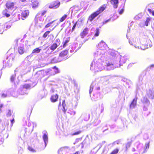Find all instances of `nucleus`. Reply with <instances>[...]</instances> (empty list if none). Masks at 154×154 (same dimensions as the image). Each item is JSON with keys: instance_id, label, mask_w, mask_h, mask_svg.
<instances>
[{"instance_id": "47", "label": "nucleus", "mask_w": 154, "mask_h": 154, "mask_svg": "<svg viewBox=\"0 0 154 154\" xmlns=\"http://www.w3.org/2000/svg\"><path fill=\"white\" fill-rule=\"evenodd\" d=\"M152 15L154 16V11L153 10H152Z\"/></svg>"}, {"instance_id": "49", "label": "nucleus", "mask_w": 154, "mask_h": 154, "mask_svg": "<svg viewBox=\"0 0 154 154\" xmlns=\"http://www.w3.org/2000/svg\"><path fill=\"white\" fill-rule=\"evenodd\" d=\"M132 45H134L136 47V46H137V45L136 44H134V43L133 44H131Z\"/></svg>"}, {"instance_id": "12", "label": "nucleus", "mask_w": 154, "mask_h": 154, "mask_svg": "<svg viewBox=\"0 0 154 154\" xmlns=\"http://www.w3.org/2000/svg\"><path fill=\"white\" fill-rule=\"evenodd\" d=\"M106 4H103L102 6H100L98 9L96 11L98 14H99L101 13L106 8Z\"/></svg>"}, {"instance_id": "38", "label": "nucleus", "mask_w": 154, "mask_h": 154, "mask_svg": "<svg viewBox=\"0 0 154 154\" xmlns=\"http://www.w3.org/2000/svg\"><path fill=\"white\" fill-rule=\"evenodd\" d=\"M47 11L46 10H44L41 13V16H43L47 12Z\"/></svg>"}, {"instance_id": "5", "label": "nucleus", "mask_w": 154, "mask_h": 154, "mask_svg": "<svg viewBox=\"0 0 154 154\" xmlns=\"http://www.w3.org/2000/svg\"><path fill=\"white\" fill-rule=\"evenodd\" d=\"M99 14L97 11L92 13L88 17V20L92 22L94 18L96 17Z\"/></svg>"}, {"instance_id": "41", "label": "nucleus", "mask_w": 154, "mask_h": 154, "mask_svg": "<svg viewBox=\"0 0 154 154\" xmlns=\"http://www.w3.org/2000/svg\"><path fill=\"white\" fill-rule=\"evenodd\" d=\"M1 96L3 98H5L7 97V94H2Z\"/></svg>"}, {"instance_id": "4", "label": "nucleus", "mask_w": 154, "mask_h": 154, "mask_svg": "<svg viewBox=\"0 0 154 154\" xmlns=\"http://www.w3.org/2000/svg\"><path fill=\"white\" fill-rule=\"evenodd\" d=\"M21 14L22 19L24 20L27 18L29 15V11L28 10H25L22 11Z\"/></svg>"}, {"instance_id": "23", "label": "nucleus", "mask_w": 154, "mask_h": 154, "mask_svg": "<svg viewBox=\"0 0 154 154\" xmlns=\"http://www.w3.org/2000/svg\"><path fill=\"white\" fill-rule=\"evenodd\" d=\"M55 20H53L50 22H49L48 23H47L45 26L44 28H47L48 27H51V25L52 23H53Z\"/></svg>"}, {"instance_id": "27", "label": "nucleus", "mask_w": 154, "mask_h": 154, "mask_svg": "<svg viewBox=\"0 0 154 154\" xmlns=\"http://www.w3.org/2000/svg\"><path fill=\"white\" fill-rule=\"evenodd\" d=\"M100 33V29L98 28H97L96 30V32L94 34V36L95 37L99 36Z\"/></svg>"}, {"instance_id": "6", "label": "nucleus", "mask_w": 154, "mask_h": 154, "mask_svg": "<svg viewBox=\"0 0 154 154\" xmlns=\"http://www.w3.org/2000/svg\"><path fill=\"white\" fill-rule=\"evenodd\" d=\"M106 64L105 65V66L107 69L109 70L114 68V66L113 63L109 61H106Z\"/></svg>"}, {"instance_id": "22", "label": "nucleus", "mask_w": 154, "mask_h": 154, "mask_svg": "<svg viewBox=\"0 0 154 154\" xmlns=\"http://www.w3.org/2000/svg\"><path fill=\"white\" fill-rule=\"evenodd\" d=\"M67 15L66 14H64L63 15L62 17H61L59 21L60 22H63L65 19L67 18Z\"/></svg>"}, {"instance_id": "43", "label": "nucleus", "mask_w": 154, "mask_h": 154, "mask_svg": "<svg viewBox=\"0 0 154 154\" xmlns=\"http://www.w3.org/2000/svg\"><path fill=\"white\" fill-rule=\"evenodd\" d=\"M3 106V104H0V112H2V109L1 108Z\"/></svg>"}, {"instance_id": "25", "label": "nucleus", "mask_w": 154, "mask_h": 154, "mask_svg": "<svg viewBox=\"0 0 154 154\" xmlns=\"http://www.w3.org/2000/svg\"><path fill=\"white\" fill-rule=\"evenodd\" d=\"M82 132V131L81 130H79L76 132H75L71 134L70 135L72 136H73L74 135H77L79 134Z\"/></svg>"}, {"instance_id": "15", "label": "nucleus", "mask_w": 154, "mask_h": 154, "mask_svg": "<svg viewBox=\"0 0 154 154\" xmlns=\"http://www.w3.org/2000/svg\"><path fill=\"white\" fill-rule=\"evenodd\" d=\"M137 97L134 98L131 103L130 106V108H134L136 105Z\"/></svg>"}, {"instance_id": "21", "label": "nucleus", "mask_w": 154, "mask_h": 154, "mask_svg": "<svg viewBox=\"0 0 154 154\" xmlns=\"http://www.w3.org/2000/svg\"><path fill=\"white\" fill-rule=\"evenodd\" d=\"M43 138L45 144H46V143L48 141V137L47 135L45 134H44L43 136Z\"/></svg>"}, {"instance_id": "28", "label": "nucleus", "mask_w": 154, "mask_h": 154, "mask_svg": "<svg viewBox=\"0 0 154 154\" xmlns=\"http://www.w3.org/2000/svg\"><path fill=\"white\" fill-rule=\"evenodd\" d=\"M119 151V149H114L110 154H117Z\"/></svg>"}, {"instance_id": "44", "label": "nucleus", "mask_w": 154, "mask_h": 154, "mask_svg": "<svg viewBox=\"0 0 154 154\" xmlns=\"http://www.w3.org/2000/svg\"><path fill=\"white\" fill-rule=\"evenodd\" d=\"M148 11H149L150 14L152 13V10L151 9L149 8H148Z\"/></svg>"}, {"instance_id": "18", "label": "nucleus", "mask_w": 154, "mask_h": 154, "mask_svg": "<svg viewBox=\"0 0 154 154\" xmlns=\"http://www.w3.org/2000/svg\"><path fill=\"white\" fill-rule=\"evenodd\" d=\"M62 60L60 59L59 58L55 57L52 59L51 62L52 63H56L60 62Z\"/></svg>"}, {"instance_id": "3", "label": "nucleus", "mask_w": 154, "mask_h": 154, "mask_svg": "<svg viewBox=\"0 0 154 154\" xmlns=\"http://www.w3.org/2000/svg\"><path fill=\"white\" fill-rule=\"evenodd\" d=\"M68 51L67 50H65L61 51L59 54V57L64 59V57H66L65 60L68 58Z\"/></svg>"}, {"instance_id": "52", "label": "nucleus", "mask_w": 154, "mask_h": 154, "mask_svg": "<svg viewBox=\"0 0 154 154\" xmlns=\"http://www.w3.org/2000/svg\"><path fill=\"white\" fill-rule=\"evenodd\" d=\"M81 21V22H82V21H83V20H81V21Z\"/></svg>"}, {"instance_id": "26", "label": "nucleus", "mask_w": 154, "mask_h": 154, "mask_svg": "<svg viewBox=\"0 0 154 154\" xmlns=\"http://www.w3.org/2000/svg\"><path fill=\"white\" fill-rule=\"evenodd\" d=\"M41 49H39L38 48H36L33 50L32 53H38L40 51Z\"/></svg>"}, {"instance_id": "33", "label": "nucleus", "mask_w": 154, "mask_h": 154, "mask_svg": "<svg viewBox=\"0 0 154 154\" xmlns=\"http://www.w3.org/2000/svg\"><path fill=\"white\" fill-rule=\"evenodd\" d=\"M79 21V20H78V21H77L74 24V25L73 26H72V30H71V31L72 32L73 31H74V29H75V27L76 26V25L77 24V23L78 22V21Z\"/></svg>"}, {"instance_id": "13", "label": "nucleus", "mask_w": 154, "mask_h": 154, "mask_svg": "<svg viewBox=\"0 0 154 154\" xmlns=\"http://www.w3.org/2000/svg\"><path fill=\"white\" fill-rule=\"evenodd\" d=\"M2 13L3 15L7 17H8L11 16V13L6 9L3 11Z\"/></svg>"}, {"instance_id": "31", "label": "nucleus", "mask_w": 154, "mask_h": 154, "mask_svg": "<svg viewBox=\"0 0 154 154\" xmlns=\"http://www.w3.org/2000/svg\"><path fill=\"white\" fill-rule=\"evenodd\" d=\"M28 149L30 151L32 152H36L35 149H34L32 147L29 146L28 148Z\"/></svg>"}, {"instance_id": "24", "label": "nucleus", "mask_w": 154, "mask_h": 154, "mask_svg": "<svg viewBox=\"0 0 154 154\" xmlns=\"http://www.w3.org/2000/svg\"><path fill=\"white\" fill-rule=\"evenodd\" d=\"M62 106L63 108V111L65 113L67 110L66 109H65V107L66 106V104L65 103V100H63L62 102Z\"/></svg>"}, {"instance_id": "48", "label": "nucleus", "mask_w": 154, "mask_h": 154, "mask_svg": "<svg viewBox=\"0 0 154 154\" xmlns=\"http://www.w3.org/2000/svg\"><path fill=\"white\" fill-rule=\"evenodd\" d=\"M152 27V28L154 29V22Z\"/></svg>"}, {"instance_id": "45", "label": "nucleus", "mask_w": 154, "mask_h": 154, "mask_svg": "<svg viewBox=\"0 0 154 154\" xmlns=\"http://www.w3.org/2000/svg\"><path fill=\"white\" fill-rule=\"evenodd\" d=\"M149 67L150 68H152V67H154V64H152V65H150L149 66Z\"/></svg>"}, {"instance_id": "14", "label": "nucleus", "mask_w": 154, "mask_h": 154, "mask_svg": "<svg viewBox=\"0 0 154 154\" xmlns=\"http://www.w3.org/2000/svg\"><path fill=\"white\" fill-rule=\"evenodd\" d=\"M110 3L113 5L114 8H117L119 3V0H111Z\"/></svg>"}, {"instance_id": "46", "label": "nucleus", "mask_w": 154, "mask_h": 154, "mask_svg": "<svg viewBox=\"0 0 154 154\" xmlns=\"http://www.w3.org/2000/svg\"><path fill=\"white\" fill-rule=\"evenodd\" d=\"M80 152L79 151H76L73 154H79Z\"/></svg>"}, {"instance_id": "55", "label": "nucleus", "mask_w": 154, "mask_h": 154, "mask_svg": "<svg viewBox=\"0 0 154 154\" xmlns=\"http://www.w3.org/2000/svg\"><path fill=\"white\" fill-rule=\"evenodd\" d=\"M58 40H59V42H60V41L59 40V39H58Z\"/></svg>"}, {"instance_id": "39", "label": "nucleus", "mask_w": 154, "mask_h": 154, "mask_svg": "<svg viewBox=\"0 0 154 154\" xmlns=\"http://www.w3.org/2000/svg\"><path fill=\"white\" fill-rule=\"evenodd\" d=\"M93 88L92 86H90L89 90V93L91 94L93 91Z\"/></svg>"}, {"instance_id": "29", "label": "nucleus", "mask_w": 154, "mask_h": 154, "mask_svg": "<svg viewBox=\"0 0 154 154\" xmlns=\"http://www.w3.org/2000/svg\"><path fill=\"white\" fill-rule=\"evenodd\" d=\"M150 20V18L149 17H147L145 22V24L146 26H147L148 25V23Z\"/></svg>"}, {"instance_id": "2", "label": "nucleus", "mask_w": 154, "mask_h": 154, "mask_svg": "<svg viewBox=\"0 0 154 154\" xmlns=\"http://www.w3.org/2000/svg\"><path fill=\"white\" fill-rule=\"evenodd\" d=\"M152 46L151 42L149 40H147L146 41L144 44L141 45L140 47L143 49H145L148 48L149 47H150Z\"/></svg>"}, {"instance_id": "20", "label": "nucleus", "mask_w": 154, "mask_h": 154, "mask_svg": "<svg viewBox=\"0 0 154 154\" xmlns=\"http://www.w3.org/2000/svg\"><path fill=\"white\" fill-rule=\"evenodd\" d=\"M57 45L56 43H54L50 47V49L51 50L54 51L57 47Z\"/></svg>"}, {"instance_id": "1", "label": "nucleus", "mask_w": 154, "mask_h": 154, "mask_svg": "<svg viewBox=\"0 0 154 154\" xmlns=\"http://www.w3.org/2000/svg\"><path fill=\"white\" fill-rule=\"evenodd\" d=\"M60 4V2L57 0L53 1L49 4L48 8L50 9H56L58 8Z\"/></svg>"}, {"instance_id": "16", "label": "nucleus", "mask_w": 154, "mask_h": 154, "mask_svg": "<svg viewBox=\"0 0 154 154\" xmlns=\"http://www.w3.org/2000/svg\"><path fill=\"white\" fill-rule=\"evenodd\" d=\"M55 27H54L52 29H49V30L46 31L43 35L42 37L44 38H45L48 35L50 32L54 29Z\"/></svg>"}, {"instance_id": "30", "label": "nucleus", "mask_w": 154, "mask_h": 154, "mask_svg": "<svg viewBox=\"0 0 154 154\" xmlns=\"http://www.w3.org/2000/svg\"><path fill=\"white\" fill-rule=\"evenodd\" d=\"M131 144V142H128L126 145V150H127L130 147Z\"/></svg>"}, {"instance_id": "53", "label": "nucleus", "mask_w": 154, "mask_h": 154, "mask_svg": "<svg viewBox=\"0 0 154 154\" xmlns=\"http://www.w3.org/2000/svg\"><path fill=\"white\" fill-rule=\"evenodd\" d=\"M137 46V47H139V46Z\"/></svg>"}, {"instance_id": "9", "label": "nucleus", "mask_w": 154, "mask_h": 154, "mask_svg": "<svg viewBox=\"0 0 154 154\" xmlns=\"http://www.w3.org/2000/svg\"><path fill=\"white\" fill-rule=\"evenodd\" d=\"M31 2V5L33 8L35 9L38 7L39 4L38 0H32Z\"/></svg>"}, {"instance_id": "11", "label": "nucleus", "mask_w": 154, "mask_h": 154, "mask_svg": "<svg viewBox=\"0 0 154 154\" xmlns=\"http://www.w3.org/2000/svg\"><path fill=\"white\" fill-rule=\"evenodd\" d=\"M5 5L8 9H12L14 8V3L10 1H8L6 3Z\"/></svg>"}, {"instance_id": "10", "label": "nucleus", "mask_w": 154, "mask_h": 154, "mask_svg": "<svg viewBox=\"0 0 154 154\" xmlns=\"http://www.w3.org/2000/svg\"><path fill=\"white\" fill-rule=\"evenodd\" d=\"M58 95L57 94H56L52 95L50 97V100L51 102L55 103L58 100Z\"/></svg>"}, {"instance_id": "35", "label": "nucleus", "mask_w": 154, "mask_h": 154, "mask_svg": "<svg viewBox=\"0 0 154 154\" xmlns=\"http://www.w3.org/2000/svg\"><path fill=\"white\" fill-rule=\"evenodd\" d=\"M11 111L10 110H8L7 113V116H11Z\"/></svg>"}, {"instance_id": "8", "label": "nucleus", "mask_w": 154, "mask_h": 154, "mask_svg": "<svg viewBox=\"0 0 154 154\" xmlns=\"http://www.w3.org/2000/svg\"><path fill=\"white\" fill-rule=\"evenodd\" d=\"M30 85L29 84H25L23 85L20 89L21 94L24 95L26 94V92H22V91H23L24 89H28L30 87Z\"/></svg>"}, {"instance_id": "37", "label": "nucleus", "mask_w": 154, "mask_h": 154, "mask_svg": "<svg viewBox=\"0 0 154 154\" xmlns=\"http://www.w3.org/2000/svg\"><path fill=\"white\" fill-rule=\"evenodd\" d=\"M110 20H111V18H110V19H109L107 20L103 21L102 22V23L103 25H104V24H106V23H108V22L110 21Z\"/></svg>"}, {"instance_id": "51", "label": "nucleus", "mask_w": 154, "mask_h": 154, "mask_svg": "<svg viewBox=\"0 0 154 154\" xmlns=\"http://www.w3.org/2000/svg\"><path fill=\"white\" fill-rule=\"evenodd\" d=\"M22 2H24L26 1V0H20Z\"/></svg>"}, {"instance_id": "19", "label": "nucleus", "mask_w": 154, "mask_h": 154, "mask_svg": "<svg viewBox=\"0 0 154 154\" xmlns=\"http://www.w3.org/2000/svg\"><path fill=\"white\" fill-rule=\"evenodd\" d=\"M70 38L69 37L67 38L64 42H63V48L65 47L67 45V44L70 41Z\"/></svg>"}, {"instance_id": "42", "label": "nucleus", "mask_w": 154, "mask_h": 154, "mask_svg": "<svg viewBox=\"0 0 154 154\" xmlns=\"http://www.w3.org/2000/svg\"><path fill=\"white\" fill-rule=\"evenodd\" d=\"M11 123L12 125L13 124L14 122V119H13L12 120H11Z\"/></svg>"}, {"instance_id": "32", "label": "nucleus", "mask_w": 154, "mask_h": 154, "mask_svg": "<svg viewBox=\"0 0 154 154\" xmlns=\"http://www.w3.org/2000/svg\"><path fill=\"white\" fill-rule=\"evenodd\" d=\"M150 143V142H149L148 143H146L145 145V149H148L149 148V144Z\"/></svg>"}, {"instance_id": "17", "label": "nucleus", "mask_w": 154, "mask_h": 154, "mask_svg": "<svg viewBox=\"0 0 154 154\" xmlns=\"http://www.w3.org/2000/svg\"><path fill=\"white\" fill-rule=\"evenodd\" d=\"M18 52L20 54H23L25 52L24 48L23 47H20L18 48Z\"/></svg>"}, {"instance_id": "34", "label": "nucleus", "mask_w": 154, "mask_h": 154, "mask_svg": "<svg viewBox=\"0 0 154 154\" xmlns=\"http://www.w3.org/2000/svg\"><path fill=\"white\" fill-rule=\"evenodd\" d=\"M15 75H12L11 76L10 78L11 80L13 82L14 81L15 79Z\"/></svg>"}, {"instance_id": "50", "label": "nucleus", "mask_w": 154, "mask_h": 154, "mask_svg": "<svg viewBox=\"0 0 154 154\" xmlns=\"http://www.w3.org/2000/svg\"><path fill=\"white\" fill-rule=\"evenodd\" d=\"M53 69H57V68L56 66H54L53 67Z\"/></svg>"}, {"instance_id": "40", "label": "nucleus", "mask_w": 154, "mask_h": 154, "mask_svg": "<svg viewBox=\"0 0 154 154\" xmlns=\"http://www.w3.org/2000/svg\"><path fill=\"white\" fill-rule=\"evenodd\" d=\"M124 11V9H122L119 11V14H121L123 13Z\"/></svg>"}, {"instance_id": "36", "label": "nucleus", "mask_w": 154, "mask_h": 154, "mask_svg": "<svg viewBox=\"0 0 154 154\" xmlns=\"http://www.w3.org/2000/svg\"><path fill=\"white\" fill-rule=\"evenodd\" d=\"M81 138H78L76 139H75V142H74L73 144H75L79 142L80 140H81Z\"/></svg>"}, {"instance_id": "7", "label": "nucleus", "mask_w": 154, "mask_h": 154, "mask_svg": "<svg viewBox=\"0 0 154 154\" xmlns=\"http://www.w3.org/2000/svg\"><path fill=\"white\" fill-rule=\"evenodd\" d=\"M89 29L86 27L85 28L80 34V36L82 38H84L88 33Z\"/></svg>"}, {"instance_id": "54", "label": "nucleus", "mask_w": 154, "mask_h": 154, "mask_svg": "<svg viewBox=\"0 0 154 154\" xmlns=\"http://www.w3.org/2000/svg\"><path fill=\"white\" fill-rule=\"evenodd\" d=\"M73 114H74V113L73 112Z\"/></svg>"}]
</instances>
